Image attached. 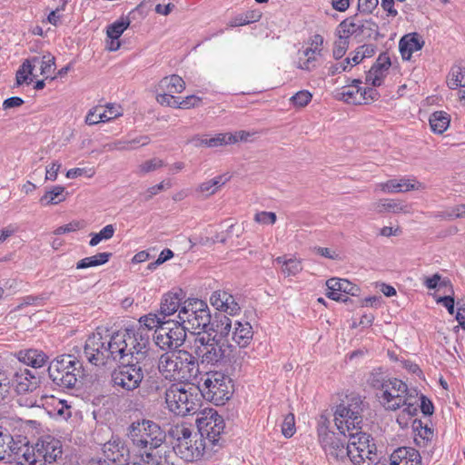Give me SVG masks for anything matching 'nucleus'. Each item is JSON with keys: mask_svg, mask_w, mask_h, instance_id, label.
<instances>
[{"mask_svg": "<svg viewBox=\"0 0 465 465\" xmlns=\"http://www.w3.org/2000/svg\"><path fill=\"white\" fill-rule=\"evenodd\" d=\"M147 343V336L143 331H119L112 335H103L96 331L85 341L84 354L87 361L95 366H104L112 361H125L128 355L141 359Z\"/></svg>", "mask_w": 465, "mask_h": 465, "instance_id": "nucleus-1", "label": "nucleus"}, {"mask_svg": "<svg viewBox=\"0 0 465 465\" xmlns=\"http://www.w3.org/2000/svg\"><path fill=\"white\" fill-rule=\"evenodd\" d=\"M158 370L166 380L190 381L197 377L199 363L193 353L175 350L159 357Z\"/></svg>", "mask_w": 465, "mask_h": 465, "instance_id": "nucleus-2", "label": "nucleus"}, {"mask_svg": "<svg viewBox=\"0 0 465 465\" xmlns=\"http://www.w3.org/2000/svg\"><path fill=\"white\" fill-rule=\"evenodd\" d=\"M150 340L147 338L145 348L141 350L145 352L143 353L141 359H137L135 353L128 355L125 361H119L123 364L115 369L112 373V381L114 387H119L126 391H132L137 389L143 379V368L153 362L154 360V353L149 348Z\"/></svg>", "mask_w": 465, "mask_h": 465, "instance_id": "nucleus-3", "label": "nucleus"}, {"mask_svg": "<svg viewBox=\"0 0 465 465\" xmlns=\"http://www.w3.org/2000/svg\"><path fill=\"white\" fill-rule=\"evenodd\" d=\"M173 436L176 439V443L173 450H165L163 455L164 465L169 463L170 455L174 452L185 461H194L199 460L204 453L206 442L201 433H195L194 430L185 425H177L172 430Z\"/></svg>", "mask_w": 465, "mask_h": 465, "instance_id": "nucleus-4", "label": "nucleus"}, {"mask_svg": "<svg viewBox=\"0 0 465 465\" xmlns=\"http://www.w3.org/2000/svg\"><path fill=\"white\" fill-rule=\"evenodd\" d=\"M377 398L387 411H397L404 407L403 411L413 416L418 410L416 391H410L406 383L396 378L388 379L384 390L377 392Z\"/></svg>", "mask_w": 465, "mask_h": 465, "instance_id": "nucleus-5", "label": "nucleus"}, {"mask_svg": "<svg viewBox=\"0 0 465 465\" xmlns=\"http://www.w3.org/2000/svg\"><path fill=\"white\" fill-rule=\"evenodd\" d=\"M168 410L178 416L196 414L202 405L197 387L188 384H172L165 391Z\"/></svg>", "mask_w": 465, "mask_h": 465, "instance_id": "nucleus-6", "label": "nucleus"}, {"mask_svg": "<svg viewBox=\"0 0 465 465\" xmlns=\"http://www.w3.org/2000/svg\"><path fill=\"white\" fill-rule=\"evenodd\" d=\"M197 389L201 398L223 405L232 395V379L220 371H208L201 376Z\"/></svg>", "mask_w": 465, "mask_h": 465, "instance_id": "nucleus-7", "label": "nucleus"}, {"mask_svg": "<svg viewBox=\"0 0 465 465\" xmlns=\"http://www.w3.org/2000/svg\"><path fill=\"white\" fill-rule=\"evenodd\" d=\"M364 408V401L354 394L347 396L346 400L336 407L334 421L341 434L346 435L361 429Z\"/></svg>", "mask_w": 465, "mask_h": 465, "instance_id": "nucleus-8", "label": "nucleus"}, {"mask_svg": "<svg viewBox=\"0 0 465 465\" xmlns=\"http://www.w3.org/2000/svg\"><path fill=\"white\" fill-rule=\"evenodd\" d=\"M48 375L57 386L71 389L82 376V362L74 355L63 354L54 358L48 366Z\"/></svg>", "mask_w": 465, "mask_h": 465, "instance_id": "nucleus-9", "label": "nucleus"}, {"mask_svg": "<svg viewBox=\"0 0 465 465\" xmlns=\"http://www.w3.org/2000/svg\"><path fill=\"white\" fill-rule=\"evenodd\" d=\"M176 322L186 331L206 330L211 323V312L207 303L199 299L184 301L179 310Z\"/></svg>", "mask_w": 465, "mask_h": 465, "instance_id": "nucleus-10", "label": "nucleus"}, {"mask_svg": "<svg viewBox=\"0 0 465 465\" xmlns=\"http://www.w3.org/2000/svg\"><path fill=\"white\" fill-rule=\"evenodd\" d=\"M128 437L139 449L152 450L159 448L165 440V432L154 421L143 420L133 422L128 429Z\"/></svg>", "mask_w": 465, "mask_h": 465, "instance_id": "nucleus-11", "label": "nucleus"}, {"mask_svg": "<svg viewBox=\"0 0 465 465\" xmlns=\"http://www.w3.org/2000/svg\"><path fill=\"white\" fill-rule=\"evenodd\" d=\"M348 458L354 465H375L376 447L370 444V435L361 430L347 434Z\"/></svg>", "mask_w": 465, "mask_h": 465, "instance_id": "nucleus-12", "label": "nucleus"}, {"mask_svg": "<svg viewBox=\"0 0 465 465\" xmlns=\"http://www.w3.org/2000/svg\"><path fill=\"white\" fill-rule=\"evenodd\" d=\"M193 354L198 363L214 366L218 364L225 354L223 344L215 336L211 337L209 333H199L193 340L192 345Z\"/></svg>", "mask_w": 465, "mask_h": 465, "instance_id": "nucleus-13", "label": "nucleus"}, {"mask_svg": "<svg viewBox=\"0 0 465 465\" xmlns=\"http://www.w3.org/2000/svg\"><path fill=\"white\" fill-rule=\"evenodd\" d=\"M26 460H23V465H48L56 460L62 455V443L59 440L46 435L42 437L34 447L28 445Z\"/></svg>", "mask_w": 465, "mask_h": 465, "instance_id": "nucleus-14", "label": "nucleus"}, {"mask_svg": "<svg viewBox=\"0 0 465 465\" xmlns=\"http://www.w3.org/2000/svg\"><path fill=\"white\" fill-rule=\"evenodd\" d=\"M28 444L15 440L9 430L0 426V461L15 465H23L26 460Z\"/></svg>", "mask_w": 465, "mask_h": 465, "instance_id": "nucleus-15", "label": "nucleus"}, {"mask_svg": "<svg viewBox=\"0 0 465 465\" xmlns=\"http://www.w3.org/2000/svg\"><path fill=\"white\" fill-rule=\"evenodd\" d=\"M196 424L198 430L195 433H201L204 440L215 445L220 439V435L224 429V422L222 416L213 409H204L197 412Z\"/></svg>", "mask_w": 465, "mask_h": 465, "instance_id": "nucleus-16", "label": "nucleus"}, {"mask_svg": "<svg viewBox=\"0 0 465 465\" xmlns=\"http://www.w3.org/2000/svg\"><path fill=\"white\" fill-rule=\"evenodd\" d=\"M186 338V331L182 325L173 321H166L161 328L155 330L154 341L162 350H173L183 345Z\"/></svg>", "mask_w": 465, "mask_h": 465, "instance_id": "nucleus-17", "label": "nucleus"}, {"mask_svg": "<svg viewBox=\"0 0 465 465\" xmlns=\"http://www.w3.org/2000/svg\"><path fill=\"white\" fill-rule=\"evenodd\" d=\"M361 81L354 79L351 84L342 86L336 94V96L347 104H363L378 100L379 93L372 87L362 88L360 86Z\"/></svg>", "mask_w": 465, "mask_h": 465, "instance_id": "nucleus-18", "label": "nucleus"}, {"mask_svg": "<svg viewBox=\"0 0 465 465\" xmlns=\"http://www.w3.org/2000/svg\"><path fill=\"white\" fill-rule=\"evenodd\" d=\"M308 45V47L300 53L298 68L312 71L317 67L318 60L322 55L323 37L316 34L310 38Z\"/></svg>", "mask_w": 465, "mask_h": 465, "instance_id": "nucleus-19", "label": "nucleus"}, {"mask_svg": "<svg viewBox=\"0 0 465 465\" xmlns=\"http://www.w3.org/2000/svg\"><path fill=\"white\" fill-rule=\"evenodd\" d=\"M11 387H15L18 393H25L35 390L40 383V375L37 371L27 368L19 369L11 372Z\"/></svg>", "mask_w": 465, "mask_h": 465, "instance_id": "nucleus-20", "label": "nucleus"}, {"mask_svg": "<svg viewBox=\"0 0 465 465\" xmlns=\"http://www.w3.org/2000/svg\"><path fill=\"white\" fill-rule=\"evenodd\" d=\"M376 189L385 193H396L410 191H423L426 189V185L414 177H402L399 180L393 179L380 183L377 184Z\"/></svg>", "mask_w": 465, "mask_h": 465, "instance_id": "nucleus-21", "label": "nucleus"}, {"mask_svg": "<svg viewBox=\"0 0 465 465\" xmlns=\"http://www.w3.org/2000/svg\"><path fill=\"white\" fill-rule=\"evenodd\" d=\"M326 296L333 301L346 302V294L356 295L359 288L345 279L331 278L326 282Z\"/></svg>", "mask_w": 465, "mask_h": 465, "instance_id": "nucleus-22", "label": "nucleus"}, {"mask_svg": "<svg viewBox=\"0 0 465 465\" xmlns=\"http://www.w3.org/2000/svg\"><path fill=\"white\" fill-rule=\"evenodd\" d=\"M211 304L218 311L229 315H237L241 312V307L234 297L226 291L217 290L210 297Z\"/></svg>", "mask_w": 465, "mask_h": 465, "instance_id": "nucleus-23", "label": "nucleus"}, {"mask_svg": "<svg viewBox=\"0 0 465 465\" xmlns=\"http://www.w3.org/2000/svg\"><path fill=\"white\" fill-rule=\"evenodd\" d=\"M371 210L377 213L411 214V205L404 200L382 198L371 203Z\"/></svg>", "mask_w": 465, "mask_h": 465, "instance_id": "nucleus-24", "label": "nucleus"}, {"mask_svg": "<svg viewBox=\"0 0 465 465\" xmlns=\"http://www.w3.org/2000/svg\"><path fill=\"white\" fill-rule=\"evenodd\" d=\"M183 299L184 295L182 290L168 292L163 294L160 303V315L165 319L167 316H171L176 312H179V310L183 306Z\"/></svg>", "mask_w": 465, "mask_h": 465, "instance_id": "nucleus-25", "label": "nucleus"}, {"mask_svg": "<svg viewBox=\"0 0 465 465\" xmlns=\"http://www.w3.org/2000/svg\"><path fill=\"white\" fill-rule=\"evenodd\" d=\"M321 444L327 455L335 460H343L348 458V449L342 442L335 438L333 433H325L321 438Z\"/></svg>", "mask_w": 465, "mask_h": 465, "instance_id": "nucleus-26", "label": "nucleus"}, {"mask_svg": "<svg viewBox=\"0 0 465 465\" xmlns=\"http://www.w3.org/2000/svg\"><path fill=\"white\" fill-rule=\"evenodd\" d=\"M391 465H421V457L413 448H399L391 455Z\"/></svg>", "mask_w": 465, "mask_h": 465, "instance_id": "nucleus-27", "label": "nucleus"}, {"mask_svg": "<svg viewBox=\"0 0 465 465\" xmlns=\"http://www.w3.org/2000/svg\"><path fill=\"white\" fill-rule=\"evenodd\" d=\"M424 40L418 33L405 35L399 43V48L403 60H410L414 52L424 46Z\"/></svg>", "mask_w": 465, "mask_h": 465, "instance_id": "nucleus-28", "label": "nucleus"}, {"mask_svg": "<svg viewBox=\"0 0 465 465\" xmlns=\"http://www.w3.org/2000/svg\"><path fill=\"white\" fill-rule=\"evenodd\" d=\"M391 66V61L385 54H381L377 63L371 68L366 75V84L372 87L380 86L384 79V71Z\"/></svg>", "mask_w": 465, "mask_h": 465, "instance_id": "nucleus-29", "label": "nucleus"}, {"mask_svg": "<svg viewBox=\"0 0 465 465\" xmlns=\"http://www.w3.org/2000/svg\"><path fill=\"white\" fill-rule=\"evenodd\" d=\"M391 66V61L385 54H381L377 63L371 68L366 75V84L372 87L380 86L384 79V71Z\"/></svg>", "mask_w": 465, "mask_h": 465, "instance_id": "nucleus-30", "label": "nucleus"}, {"mask_svg": "<svg viewBox=\"0 0 465 465\" xmlns=\"http://www.w3.org/2000/svg\"><path fill=\"white\" fill-rule=\"evenodd\" d=\"M16 356L19 361L27 366H31L35 371L36 369L43 367L48 360V356L44 351L36 349L19 351L16 353Z\"/></svg>", "mask_w": 465, "mask_h": 465, "instance_id": "nucleus-31", "label": "nucleus"}, {"mask_svg": "<svg viewBox=\"0 0 465 465\" xmlns=\"http://www.w3.org/2000/svg\"><path fill=\"white\" fill-rule=\"evenodd\" d=\"M232 340L240 347H246L252 340L253 331L252 325L247 322H234L232 331Z\"/></svg>", "mask_w": 465, "mask_h": 465, "instance_id": "nucleus-32", "label": "nucleus"}, {"mask_svg": "<svg viewBox=\"0 0 465 465\" xmlns=\"http://www.w3.org/2000/svg\"><path fill=\"white\" fill-rule=\"evenodd\" d=\"M208 327L210 331L215 333V337L227 338L232 334L233 324L232 319L225 314L216 313L213 319H211Z\"/></svg>", "mask_w": 465, "mask_h": 465, "instance_id": "nucleus-33", "label": "nucleus"}, {"mask_svg": "<svg viewBox=\"0 0 465 465\" xmlns=\"http://www.w3.org/2000/svg\"><path fill=\"white\" fill-rule=\"evenodd\" d=\"M196 145H205L207 147H219L226 144H231L238 142L236 135L232 134H218L212 138H200L193 139Z\"/></svg>", "mask_w": 465, "mask_h": 465, "instance_id": "nucleus-34", "label": "nucleus"}, {"mask_svg": "<svg viewBox=\"0 0 465 465\" xmlns=\"http://www.w3.org/2000/svg\"><path fill=\"white\" fill-rule=\"evenodd\" d=\"M185 88V83L183 78L177 74L163 77L158 84V92H166L169 94H180Z\"/></svg>", "mask_w": 465, "mask_h": 465, "instance_id": "nucleus-35", "label": "nucleus"}, {"mask_svg": "<svg viewBox=\"0 0 465 465\" xmlns=\"http://www.w3.org/2000/svg\"><path fill=\"white\" fill-rule=\"evenodd\" d=\"M228 179L224 175H219L209 181L203 182L199 184L196 192L203 197H209L220 190V188L226 183Z\"/></svg>", "mask_w": 465, "mask_h": 465, "instance_id": "nucleus-36", "label": "nucleus"}, {"mask_svg": "<svg viewBox=\"0 0 465 465\" xmlns=\"http://www.w3.org/2000/svg\"><path fill=\"white\" fill-rule=\"evenodd\" d=\"M359 25L356 22V16L346 18L341 22L336 29V35L349 41L352 35L360 37Z\"/></svg>", "mask_w": 465, "mask_h": 465, "instance_id": "nucleus-37", "label": "nucleus"}, {"mask_svg": "<svg viewBox=\"0 0 465 465\" xmlns=\"http://www.w3.org/2000/svg\"><path fill=\"white\" fill-rule=\"evenodd\" d=\"M65 200V188L56 185L46 190L45 194L40 198L39 203L44 205H55Z\"/></svg>", "mask_w": 465, "mask_h": 465, "instance_id": "nucleus-38", "label": "nucleus"}, {"mask_svg": "<svg viewBox=\"0 0 465 465\" xmlns=\"http://www.w3.org/2000/svg\"><path fill=\"white\" fill-rule=\"evenodd\" d=\"M139 322L142 325H143V327H140L137 331L129 330V331L134 333L138 331H143V334L146 335L149 338L145 331L153 329L157 330L161 328V325H163L166 321L164 318H163V316L160 315L159 312L158 314L149 313L148 315L143 316L140 318ZM126 331H128V329Z\"/></svg>", "mask_w": 465, "mask_h": 465, "instance_id": "nucleus-39", "label": "nucleus"}, {"mask_svg": "<svg viewBox=\"0 0 465 465\" xmlns=\"http://www.w3.org/2000/svg\"><path fill=\"white\" fill-rule=\"evenodd\" d=\"M429 122L432 132L441 134L448 129L450 118L446 112L437 111L430 114Z\"/></svg>", "mask_w": 465, "mask_h": 465, "instance_id": "nucleus-40", "label": "nucleus"}, {"mask_svg": "<svg viewBox=\"0 0 465 465\" xmlns=\"http://www.w3.org/2000/svg\"><path fill=\"white\" fill-rule=\"evenodd\" d=\"M31 59L33 64H35V67L36 64L40 65V73L42 75H45V78H48L55 69V58L49 53L44 54L41 57L34 56Z\"/></svg>", "mask_w": 465, "mask_h": 465, "instance_id": "nucleus-41", "label": "nucleus"}, {"mask_svg": "<svg viewBox=\"0 0 465 465\" xmlns=\"http://www.w3.org/2000/svg\"><path fill=\"white\" fill-rule=\"evenodd\" d=\"M447 85L450 89L465 88V67L453 65L447 77Z\"/></svg>", "mask_w": 465, "mask_h": 465, "instance_id": "nucleus-42", "label": "nucleus"}, {"mask_svg": "<svg viewBox=\"0 0 465 465\" xmlns=\"http://www.w3.org/2000/svg\"><path fill=\"white\" fill-rule=\"evenodd\" d=\"M111 256V252H100L95 255L84 258L76 263V269L81 270L103 265L109 261Z\"/></svg>", "mask_w": 465, "mask_h": 465, "instance_id": "nucleus-43", "label": "nucleus"}, {"mask_svg": "<svg viewBox=\"0 0 465 465\" xmlns=\"http://www.w3.org/2000/svg\"><path fill=\"white\" fill-rule=\"evenodd\" d=\"M130 20L121 18L107 26L106 35L108 38H120L123 33L129 27Z\"/></svg>", "mask_w": 465, "mask_h": 465, "instance_id": "nucleus-44", "label": "nucleus"}, {"mask_svg": "<svg viewBox=\"0 0 465 465\" xmlns=\"http://www.w3.org/2000/svg\"><path fill=\"white\" fill-rule=\"evenodd\" d=\"M115 232V228L113 224H108L104 226L99 232L97 233H90L91 240L89 242V245L94 247L99 244V242L103 240L111 239Z\"/></svg>", "mask_w": 465, "mask_h": 465, "instance_id": "nucleus-45", "label": "nucleus"}, {"mask_svg": "<svg viewBox=\"0 0 465 465\" xmlns=\"http://www.w3.org/2000/svg\"><path fill=\"white\" fill-rule=\"evenodd\" d=\"M356 16V22L359 25L360 37H371L372 34L377 33L378 25L371 20H362L359 15Z\"/></svg>", "mask_w": 465, "mask_h": 465, "instance_id": "nucleus-46", "label": "nucleus"}, {"mask_svg": "<svg viewBox=\"0 0 465 465\" xmlns=\"http://www.w3.org/2000/svg\"><path fill=\"white\" fill-rule=\"evenodd\" d=\"M11 371L7 369L0 368V401H2L11 390Z\"/></svg>", "mask_w": 465, "mask_h": 465, "instance_id": "nucleus-47", "label": "nucleus"}, {"mask_svg": "<svg viewBox=\"0 0 465 465\" xmlns=\"http://www.w3.org/2000/svg\"><path fill=\"white\" fill-rule=\"evenodd\" d=\"M35 64H33L32 59H26L23 62L22 65L16 72V83L22 84L26 82L30 75L33 74Z\"/></svg>", "mask_w": 465, "mask_h": 465, "instance_id": "nucleus-48", "label": "nucleus"}, {"mask_svg": "<svg viewBox=\"0 0 465 465\" xmlns=\"http://www.w3.org/2000/svg\"><path fill=\"white\" fill-rule=\"evenodd\" d=\"M123 114V110L120 105L114 104H107L102 109L103 122H109Z\"/></svg>", "mask_w": 465, "mask_h": 465, "instance_id": "nucleus-49", "label": "nucleus"}, {"mask_svg": "<svg viewBox=\"0 0 465 465\" xmlns=\"http://www.w3.org/2000/svg\"><path fill=\"white\" fill-rule=\"evenodd\" d=\"M163 161L159 158H153L142 163L138 166L139 174H146L163 166Z\"/></svg>", "mask_w": 465, "mask_h": 465, "instance_id": "nucleus-50", "label": "nucleus"}, {"mask_svg": "<svg viewBox=\"0 0 465 465\" xmlns=\"http://www.w3.org/2000/svg\"><path fill=\"white\" fill-rule=\"evenodd\" d=\"M302 271V265L301 261L291 258L285 262V267L282 269V272L285 276H295Z\"/></svg>", "mask_w": 465, "mask_h": 465, "instance_id": "nucleus-51", "label": "nucleus"}, {"mask_svg": "<svg viewBox=\"0 0 465 465\" xmlns=\"http://www.w3.org/2000/svg\"><path fill=\"white\" fill-rule=\"evenodd\" d=\"M55 401L54 409L56 414L64 420L69 419L72 416V406L64 400H57Z\"/></svg>", "mask_w": 465, "mask_h": 465, "instance_id": "nucleus-52", "label": "nucleus"}, {"mask_svg": "<svg viewBox=\"0 0 465 465\" xmlns=\"http://www.w3.org/2000/svg\"><path fill=\"white\" fill-rule=\"evenodd\" d=\"M369 384L379 391V392L382 391L385 388V384L388 382V379L381 372H371L370 378L368 380Z\"/></svg>", "mask_w": 465, "mask_h": 465, "instance_id": "nucleus-53", "label": "nucleus"}, {"mask_svg": "<svg viewBox=\"0 0 465 465\" xmlns=\"http://www.w3.org/2000/svg\"><path fill=\"white\" fill-rule=\"evenodd\" d=\"M312 100V94L308 91H300L291 97L290 101L297 107H304Z\"/></svg>", "mask_w": 465, "mask_h": 465, "instance_id": "nucleus-54", "label": "nucleus"}, {"mask_svg": "<svg viewBox=\"0 0 465 465\" xmlns=\"http://www.w3.org/2000/svg\"><path fill=\"white\" fill-rule=\"evenodd\" d=\"M337 37L338 39L334 42L333 45L332 54L335 59H340L345 54L349 47V41L340 36Z\"/></svg>", "mask_w": 465, "mask_h": 465, "instance_id": "nucleus-55", "label": "nucleus"}, {"mask_svg": "<svg viewBox=\"0 0 465 465\" xmlns=\"http://www.w3.org/2000/svg\"><path fill=\"white\" fill-rule=\"evenodd\" d=\"M156 101L162 105H167L173 108L178 107V100L173 94L159 92L156 95Z\"/></svg>", "mask_w": 465, "mask_h": 465, "instance_id": "nucleus-56", "label": "nucleus"}, {"mask_svg": "<svg viewBox=\"0 0 465 465\" xmlns=\"http://www.w3.org/2000/svg\"><path fill=\"white\" fill-rule=\"evenodd\" d=\"M254 221L261 224H274L277 219L276 213L273 212H259L254 215Z\"/></svg>", "mask_w": 465, "mask_h": 465, "instance_id": "nucleus-57", "label": "nucleus"}, {"mask_svg": "<svg viewBox=\"0 0 465 465\" xmlns=\"http://www.w3.org/2000/svg\"><path fill=\"white\" fill-rule=\"evenodd\" d=\"M84 227V223L80 221H73L67 224L58 227L54 232V234H63L76 232Z\"/></svg>", "mask_w": 465, "mask_h": 465, "instance_id": "nucleus-58", "label": "nucleus"}, {"mask_svg": "<svg viewBox=\"0 0 465 465\" xmlns=\"http://www.w3.org/2000/svg\"><path fill=\"white\" fill-rule=\"evenodd\" d=\"M102 109V105L92 108L85 116V123L89 125H93L103 122Z\"/></svg>", "mask_w": 465, "mask_h": 465, "instance_id": "nucleus-59", "label": "nucleus"}, {"mask_svg": "<svg viewBox=\"0 0 465 465\" xmlns=\"http://www.w3.org/2000/svg\"><path fill=\"white\" fill-rule=\"evenodd\" d=\"M350 67H352V64L351 63V58L348 57L341 62L331 64L329 67V74L335 75L337 74H341L347 71Z\"/></svg>", "mask_w": 465, "mask_h": 465, "instance_id": "nucleus-60", "label": "nucleus"}, {"mask_svg": "<svg viewBox=\"0 0 465 465\" xmlns=\"http://www.w3.org/2000/svg\"><path fill=\"white\" fill-rule=\"evenodd\" d=\"M294 415L290 413L284 418L282 432L286 438H290L294 433Z\"/></svg>", "mask_w": 465, "mask_h": 465, "instance_id": "nucleus-61", "label": "nucleus"}, {"mask_svg": "<svg viewBox=\"0 0 465 465\" xmlns=\"http://www.w3.org/2000/svg\"><path fill=\"white\" fill-rule=\"evenodd\" d=\"M378 4L379 0H358V10L361 14H371Z\"/></svg>", "mask_w": 465, "mask_h": 465, "instance_id": "nucleus-62", "label": "nucleus"}, {"mask_svg": "<svg viewBox=\"0 0 465 465\" xmlns=\"http://www.w3.org/2000/svg\"><path fill=\"white\" fill-rule=\"evenodd\" d=\"M201 103V98L195 95H189L185 97L181 102L178 101V107L181 109H189L191 107H194L199 105Z\"/></svg>", "mask_w": 465, "mask_h": 465, "instance_id": "nucleus-63", "label": "nucleus"}, {"mask_svg": "<svg viewBox=\"0 0 465 465\" xmlns=\"http://www.w3.org/2000/svg\"><path fill=\"white\" fill-rule=\"evenodd\" d=\"M446 217L448 220H451L454 218H464L465 217V204H460L453 207L447 213Z\"/></svg>", "mask_w": 465, "mask_h": 465, "instance_id": "nucleus-64", "label": "nucleus"}]
</instances>
